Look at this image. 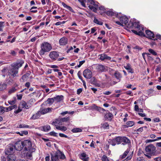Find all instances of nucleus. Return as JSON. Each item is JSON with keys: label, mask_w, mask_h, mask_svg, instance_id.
Instances as JSON below:
<instances>
[{"label": "nucleus", "mask_w": 161, "mask_h": 161, "mask_svg": "<svg viewBox=\"0 0 161 161\" xmlns=\"http://www.w3.org/2000/svg\"><path fill=\"white\" fill-rule=\"evenodd\" d=\"M7 86V84L5 83H0V91H3L6 89Z\"/></svg>", "instance_id": "30"}, {"label": "nucleus", "mask_w": 161, "mask_h": 161, "mask_svg": "<svg viewBox=\"0 0 161 161\" xmlns=\"http://www.w3.org/2000/svg\"><path fill=\"white\" fill-rule=\"evenodd\" d=\"M4 110L5 111V112L6 111L7 112H8L9 111L11 110L10 106L9 107H4Z\"/></svg>", "instance_id": "57"}, {"label": "nucleus", "mask_w": 161, "mask_h": 161, "mask_svg": "<svg viewBox=\"0 0 161 161\" xmlns=\"http://www.w3.org/2000/svg\"><path fill=\"white\" fill-rule=\"evenodd\" d=\"M16 89L15 87H13L10 89L8 91V93L9 95L11 94L16 91Z\"/></svg>", "instance_id": "40"}, {"label": "nucleus", "mask_w": 161, "mask_h": 161, "mask_svg": "<svg viewBox=\"0 0 161 161\" xmlns=\"http://www.w3.org/2000/svg\"><path fill=\"white\" fill-rule=\"evenodd\" d=\"M154 90L152 89H150L147 91V93L149 95L153 94Z\"/></svg>", "instance_id": "55"}, {"label": "nucleus", "mask_w": 161, "mask_h": 161, "mask_svg": "<svg viewBox=\"0 0 161 161\" xmlns=\"http://www.w3.org/2000/svg\"><path fill=\"white\" fill-rule=\"evenodd\" d=\"M122 144L123 145H125L126 144H129L130 143V140L126 137H122Z\"/></svg>", "instance_id": "27"}, {"label": "nucleus", "mask_w": 161, "mask_h": 161, "mask_svg": "<svg viewBox=\"0 0 161 161\" xmlns=\"http://www.w3.org/2000/svg\"><path fill=\"white\" fill-rule=\"evenodd\" d=\"M137 161H145L143 157H139L137 158Z\"/></svg>", "instance_id": "64"}, {"label": "nucleus", "mask_w": 161, "mask_h": 161, "mask_svg": "<svg viewBox=\"0 0 161 161\" xmlns=\"http://www.w3.org/2000/svg\"><path fill=\"white\" fill-rule=\"evenodd\" d=\"M19 106L22 108H25L28 109L30 108V106L28 105L27 103L24 101H22L20 102Z\"/></svg>", "instance_id": "17"}, {"label": "nucleus", "mask_w": 161, "mask_h": 161, "mask_svg": "<svg viewBox=\"0 0 161 161\" xmlns=\"http://www.w3.org/2000/svg\"><path fill=\"white\" fill-rule=\"evenodd\" d=\"M87 2L91 4L89 5V8L93 10L94 12H96L97 10L98 9V3L97 2H95L93 0H87Z\"/></svg>", "instance_id": "6"}, {"label": "nucleus", "mask_w": 161, "mask_h": 161, "mask_svg": "<svg viewBox=\"0 0 161 161\" xmlns=\"http://www.w3.org/2000/svg\"><path fill=\"white\" fill-rule=\"evenodd\" d=\"M120 22L116 21V23L118 25H123V24H124L128 27L131 28L135 30H132V32L136 35L140 36H145V34L143 32L144 29L142 25H139V23L136 22H131L130 21L128 23V19L125 16H121L119 18Z\"/></svg>", "instance_id": "1"}, {"label": "nucleus", "mask_w": 161, "mask_h": 161, "mask_svg": "<svg viewBox=\"0 0 161 161\" xmlns=\"http://www.w3.org/2000/svg\"><path fill=\"white\" fill-rule=\"evenodd\" d=\"M116 143H117L115 139L112 140L111 142V144L113 146H114Z\"/></svg>", "instance_id": "60"}, {"label": "nucleus", "mask_w": 161, "mask_h": 161, "mask_svg": "<svg viewBox=\"0 0 161 161\" xmlns=\"http://www.w3.org/2000/svg\"><path fill=\"white\" fill-rule=\"evenodd\" d=\"M41 115V114L40 112H39V111L36 114H34L31 117V119H37L40 117Z\"/></svg>", "instance_id": "28"}, {"label": "nucleus", "mask_w": 161, "mask_h": 161, "mask_svg": "<svg viewBox=\"0 0 161 161\" xmlns=\"http://www.w3.org/2000/svg\"><path fill=\"white\" fill-rule=\"evenodd\" d=\"M24 61L22 60H21L19 62H17L14 64L12 65V66L17 69L18 71L19 68H20L22 66L23 64H24Z\"/></svg>", "instance_id": "12"}, {"label": "nucleus", "mask_w": 161, "mask_h": 161, "mask_svg": "<svg viewBox=\"0 0 161 161\" xmlns=\"http://www.w3.org/2000/svg\"><path fill=\"white\" fill-rule=\"evenodd\" d=\"M40 48L39 53L41 56H42L44 55L45 53L50 51L52 47L51 44L47 42H44L41 44Z\"/></svg>", "instance_id": "2"}, {"label": "nucleus", "mask_w": 161, "mask_h": 161, "mask_svg": "<svg viewBox=\"0 0 161 161\" xmlns=\"http://www.w3.org/2000/svg\"><path fill=\"white\" fill-rule=\"evenodd\" d=\"M18 71L17 69L14 67L9 69V75L12 76L13 77L16 76V75L18 74Z\"/></svg>", "instance_id": "10"}, {"label": "nucleus", "mask_w": 161, "mask_h": 161, "mask_svg": "<svg viewBox=\"0 0 161 161\" xmlns=\"http://www.w3.org/2000/svg\"><path fill=\"white\" fill-rule=\"evenodd\" d=\"M156 148L152 144H150L145 147L146 154L145 155L148 158H150L152 156L156 155Z\"/></svg>", "instance_id": "3"}, {"label": "nucleus", "mask_w": 161, "mask_h": 161, "mask_svg": "<svg viewBox=\"0 0 161 161\" xmlns=\"http://www.w3.org/2000/svg\"><path fill=\"white\" fill-rule=\"evenodd\" d=\"M15 151L14 146L11 144H9L6 147L5 153L7 155L13 154Z\"/></svg>", "instance_id": "7"}, {"label": "nucleus", "mask_w": 161, "mask_h": 161, "mask_svg": "<svg viewBox=\"0 0 161 161\" xmlns=\"http://www.w3.org/2000/svg\"><path fill=\"white\" fill-rule=\"evenodd\" d=\"M124 68L127 70L128 71L131 73H133L134 71L131 67V65L129 64H128L126 66H124Z\"/></svg>", "instance_id": "21"}, {"label": "nucleus", "mask_w": 161, "mask_h": 161, "mask_svg": "<svg viewBox=\"0 0 161 161\" xmlns=\"http://www.w3.org/2000/svg\"><path fill=\"white\" fill-rule=\"evenodd\" d=\"M12 55L15 56L16 55V53L14 50H11L10 53Z\"/></svg>", "instance_id": "63"}, {"label": "nucleus", "mask_w": 161, "mask_h": 161, "mask_svg": "<svg viewBox=\"0 0 161 161\" xmlns=\"http://www.w3.org/2000/svg\"><path fill=\"white\" fill-rule=\"evenodd\" d=\"M155 38H157V39H155V40H157L158 39L161 40V35L158 34H157L155 37Z\"/></svg>", "instance_id": "58"}, {"label": "nucleus", "mask_w": 161, "mask_h": 161, "mask_svg": "<svg viewBox=\"0 0 161 161\" xmlns=\"http://www.w3.org/2000/svg\"><path fill=\"white\" fill-rule=\"evenodd\" d=\"M14 149L18 150L20 151L23 147V142H16L14 146Z\"/></svg>", "instance_id": "8"}, {"label": "nucleus", "mask_w": 161, "mask_h": 161, "mask_svg": "<svg viewBox=\"0 0 161 161\" xmlns=\"http://www.w3.org/2000/svg\"><path fill=\"white\" fill-rule=\"evenodd\" d=\"M4 22H0V31H3V29L4 26Z\"/></svg>", "instance_id": "50"}, {"label": "nucleus", "mask_w": 161, "mask_h": 161, "mask_svg": "<svg viewBox=\"0 0 161 161\" xmlns=\"http://www.w3.org/2000/svg\"><path fill=\"white\" fill-rule=\"evenodd\" d=\"M102 161H109L108 157L105 155H103L101 158Z\"/></svg>", "instance_id": "49"}, {"label": "nucleus", "mask_w": 161, "mask_h": 161, "mask_svg": "<svg viewBox=\"0 0 161 161\" xmlns=\"http://www.w3.org/2000/svg\"><path fill=\"white\" fill-rule=\"evenodd\" d=\"M99 108H98V109L97 111H99V112L101 113H103L104 111H105V110L104 108H101V107H99Z\"/></svg>", "instance_id": "52"}, {"label": "nucleus", "mask_w": 161, "mask_h": 161, "mask_svg": "<svg viewBox=\"0 0 161 161\" xmlns=\"http://www.w3.org/2000/svg\"><path fill=\"white\" fill-rule=\"evenodd\" d=\"M106 14L108 16H112L114 15L115 13L112 10H110L107 11Z\"/></svg>", "instance_id": "41"}, {"label": "nucleus", "mask_w": 161, "mask_h": 161, "mask_svg": "<svg viewBox=\"0 0 161 161\" xmlns=\"http://www.w3.org/2000/svg\"><path fill=\"white\" fill-rule=\"evenodd\" d=\"M9 69L7 67H4L3 69L2 70V75L4 77L5 75L8 74L9 75Z\"/></svg>", "instance_id": "19"}, {"label": "nucleus", "mask_w": 161, "mask_h": 161, "mask_svg": "<svg viewBox=\"0 0 161 161\" xmlns=\"http://www.w3.org/2000/svg\"><path fill=\"white\" fill-rule=\"evenodd\" d=\"M134 122L133 121H128L126 123V124L128 125V127L133 126L134 125Z\"/></svg>", "instance_id": "43"}, {"label": "nucleus", "mask_w": 161, "mask_h": 161, "mask_svg": "<svg viewBox=\"0 0 161 161\" xmlns=\"http://www.w3.org/2000/svg\"><path fill=\"white\" fill-rule=\"evenodd\" d=\"M49 134L51 136H57V133L54 131H52L49 133Z\"/></svg>", "instance_id": "54"}, {"label": "nucleus", "mask_w": 161, "mask_h": 161, "mask_svg": "<svg viewBox=\"0 0 161 161\" xmlns=\"http://www.w3.org/2000/svg\"><path fill=\"white\" fill-rule=\"evenodd\" d=\"M84 76L87 79H90L92 77V72L89 69H85L83 73Z\"/></svg>", "instance_id": "9"}, {"label": "nucleus", "mask_w": 161, "mask_h": 161, "mask_svg": "<svg viewBox=\"0 0 161 161\" xmlns=\"http://www.w3.org/2000/svg\"><path fill=\"white\" fill-rule=\"evenodd\" d=\"M80 157L83 161H88L89 159L86 153L84 152L81 153Z\"/></svg>", "instance_id": "15"}, {"label": "nucleus", "mask_w": 161, "mask_h": 161, "mask_svg": "<svg viewBox=\"0 0 161 161\" xmlns=\"http://www.w3.org/2000/svg\"><path fill=\"white\" fill-rule=\"evenodd\" d=\"M93 21L95 23L99 25H102L103 24V23L102 22L99 21L96 18H94Z\"/></svg>", "instance_id": "46"}, {"label": "nucleus", "mask_w": 161, "mask_h": 161, "mask_svg": "<svg viewBox=\"0 0 161 161\" xmlns=\"http://www.w3.org/2000/svg\"><path fill=\"white\" fill-rule=\"evenodd\" d=\"M149 52L152 54L156 56L157 54V53L155 52L152 49H149L148 50Z\"/></svg>", "instance_id": "47"}, {"label": "nucleus", "mask_w": 161, "mask_h": 161, "mask_svg": "<svg viewBox=\"0 0 161 161\" xmlns=\"http://www.w3.org/2000/svg\"><path fill=\"white\" fill-rule=\"evenodd\" d=\"M62 122H68L69 123L70 120V118L69 117H64L61 119Z\"/></svg>", "instance_id": "35"}, {"label": "nucleus", "mask_w": 161, "mask_h": 161, "mask_svg": "<svg viewBox=\"0 0 161 161\" xmlns=\"http://www.w3.org/2000/svg\"><path fill=\"white\" fill-rule=\"evenodd\" d=\"M49 56V58L53 60L60 61L64 59V57L58 58L59 56V53L56 51H51L50 52Z\"/></svg>", "instance_id": "5"}, {"label": "nucleus", "mask_w": 161, "mask_h": 161, "mask_svg": "<svg viewBox=\"0 0 161 161\" xmlns=\"http://www.w3.org/2000/svg\"><path fill=\"white\" fill-rule=\"evenodd\" d=\"M16 158L13 154L8 155L7 157L8 161H14L15 160Z\"/></svg>", "instance_id": "22"}, {"label": "nucleus", "mask_w": 161, "mask_h": 161, "mask_svg": "<svg viewBox=\"0 0 161 161\" xmlns=\"http://www.w3.org/2000/svg\"><path fill=\"white\" fill-rule=\"evenodd\" d=\"M39 37V36H36L32 38L31 39V42H34L37 39V38H38Z\"/></svg>", "instance_id": "62"}, {"label": "nucleus", "mask_w": 161, "mask_h": 161, "mask_svg": "<svg viewBox=\"0 0 161 161\" xmlns=\"http://www.w3.org/2000/svg\"><path fill=\"white\" fill-rule=\"evenodd\" d=\"M56 129L63 131H64L67 130V128L64 126H59L57 127H56Z\"/></svg>", "instance_id": "34"}, {"label": "nucleus", "mask_w": 161, "mask_h": 161, "mask_svg": "<svg viewBox=\"0 0 161 161\" xmlns=\"http://www.w3.org/2000/svg\"><path fill=\"white\" fill-rule=\"evenodd\" d=\"M67 39L65 37L61 38L59 41V43L61 45H65L67 43Z\"/></svg>", "instance_id": "16"}, {"label": "nucleus", "mask_w": 161, "mask_h": 161, "mask_svg": "<svg viewBox=\"0 0 161 161\" xmlns=\"http://www.w3.org/2000/svg\"><path fill=\"white\" fill-rule=\"evenodd\" d=\"M4 107L0 106V114H3L5 112V111L4 110Z\"/></svg>", "instance_id": "48"}, {"label": "nucleus", "mask_w": 161, "mask_h": 161, "mask_svg": "<svg viewBox=\"0 0 161 161\" xmlns=\"http://www.w3.org/2000/svg\"><path fill=\"white\" fill-rule=\"evenodd\" d=\"M57 156L61 159H64L65 157L64 155L59 151H57L56 152Z\"/></svg>", "instance_id": "25"}, {"label": "nucleus", "mask_w": 161, "mask_h": 161, "mask_svg": "<svg viewBox=\"0 0 161 161\" xmlns=\"http://www.w3.org/2000/svg\"><path fill=\"white\" fill-rule=\"evenodd\" d=\"M28 79V77L24 74L22 76L20 80L21 81L24 82L25 81H26Z\"/></svg>", "instance_id": "36"}, {"label": "nucleus", "mask_w": 161, "mask_h": 161, "mask_svg": "<svg viewBox=\"0 0 161 161\" xmlns=\"http://www.w3.org/2000/svg\"><path fill=\"white\" fill-rule=\"evenodd\" d=\"M71 131L73 133H76L81 132L82 131V130L80 128H75L72 129Z\"/></svg>", "instance_id": "39"}, {"label": "nucleus", "mask_w": 161, "mask_h": 161, "mask_svg": "<svg viewBox=\"0 0 161 161\" xmlns=\"http://www.w3.org/2000/svg\"><path fill=\"white\" fill-rule=\"evenodd\" d=\"M146 37L149 39L152 40H155V39L157 38H155V36L153 32L150 30H146Z\"/></svg>", "instance_id": "11"}, {"label": "nucleus", "mask_w": 161, "mask_h": 161, "mask_svg": "<svg viewBox=\"0 0 161 161\" xmlns=\"http://www.w3.org/2000/svg\"><path fill=\"white\" fill-rule=\"evenodd\" d=\"M99 106H97L95 104H93L90 107V108L92 110H97Z\"/></svg>", "instance_id": "42"}, {"label": "nucleus", "mask_w": 161, "mask_h": 161, "mask_svg": "<svg viewBox=\"0 0 161 161\" xmlns=\"http://www.w3.org/2000/svg\"><path fill=\"white\" fill-rule=\"evenodd\" d=\"M16 101V99L15 97H14L13 98V99L12 100H10L9 101H8V103H9L10 105H13L15 103Z\"/></svg>", "instance_id": "37"}, {"label": "nucleus", "mask_w": 161, "mask_h": 161, "mask_svg": "<svg viewBox=\"0 0 161 161\" xmlns=\"http://www.w3.org/2000/svg\"><path fill=\"white\" fill-rule=\"evenodd\" d=\"M54 101L56 102H58L63 100L64 99V96L62 95L57 96L53 97Z\"/></svg>", "instance_id": "20"}, {"label": "nucleus", "mask_w": 161, "mask_h": 161, "mask_svg": "<svg viewBox=\"0 0 161 161\" xmlns=\"http://www.w3.org/2000/svg\"><path fill=\"white\" fill-rule=\"evenodd\" d=\"M52 124L56 126V127H58L60 126V125H62L61 119H56L55 121H53L52 122Z\"/></svg>", "instance_id": "14"}, {"label": "nucleus", "mask_w": 161, "mask_h": 161, "mask_svg": "<svg viewBox=\"0 0 161 161\" xmlns=\"http://www.w3.org/2000/svg\"><path fill=\"white\" fill-rule=\"evenodd\" d=\"M129 152V150L127 149L123 153L122 155L120 156V158L121 159L125 158Z\"/></svg>", "instance_id": "32"}, {"label": "nucleus", "mask_w": 161, "mask_h": 161, "mask_svg": "<svg viewBox=\"0 0 161 161\" xmlns=\"http://www.w3.org/2000/svg\"><path fill=\"white\" fill-rule=\"evenodd\" d=\"M100 59L101 60H104L105 59H107L108 60H110L111 59V58L109 56H108L106 54H102L100 55Z\"/></svg>", "instance_id": "18"}, {"label": "nucleus", "mask_w": 161, "mask_h": 161, "mask_svg": "<svg viewBox=\"0 0 161 161\" xmlns=\"http://www.w3.org/2000/svg\"><path fill=\"white\" fill-rule=\"evenodd\" d=\"M80 75H81V73L80 72V71H79L77 73V75H78V76L79 77V78L82 81L83 80L82 79V77Z\"/></svg>", "instance_id": "61"}, {"label": "nucleus", "mask_w": 161, "mask_h": 161, "mask_svg": "<svg viewBox=\"0 0 161 161\" xmlns=\"http://www.w3.org/2000/svg\"><path fill=\"white\" fill-rule=\"evenodd\" d=\"M23 147L24 149L27 151H29V152H34L35 151V149L32 147V143L31 142L28 140H24L23 142Z\"/></svg>", "instance_id": "4"}, {"label": "nucleus", "mask_w": 161, "mask_h": 161, "mask_svg": "<svg viewBox=\"0 0 161 161\" xmlns=\"http://www.w3.org/2000/svg\"><path fill=\"white\" fill-rule=\"evenodd\" d=\"M28 132L27 131H21L20 135L23 136V135H26L28 134Z\"/></svg>", "instance_id": "53"}, {"label": "nucleus", "mask_w": 161, "mask_h": 161, "mask_svg": "<svg viewBox=\"0 0 161 161\" xmlns=\"http://www.w3.org/2000/svg\"><path fill=\"white\" fill-rule=\"evenodd\" d=\"M106 68H107L106 66L102 65H99L97 66V69L98 70L102 72L104 71Z\"/></svg>", "instance_id": "29"}, {"label": "nucleus", "mask_w": 161, "mask_h": 161, "mask_svg": "<svg viewBox=\"0 0 161 161\" xmlns=\"http://www.w3.org/2000/svg\"><path fill=\"white\" fill-rule=\"evenodd\" d=\"M78 1L81 3L82 6L85 7H86L85 2H86V0H78Z\"/></svg>", "instance_id": "51"}, {"label": "nucleus", "mask_w": 161, "mask_h": 161, "mask_svg": "<svg viewBox=\"0 0 161 161\" xmlns=\"http://www.w3.org/2000/svg\"><path fill=\"white\" fill-rule=\"evenodd\" d=\"M52 108H41L39 110V112L41 114H44L51 111Z\"/></svg>", "instance_id": "13"}, {"label": "nucleus", "mask_w": 161, "mask_h": 161, "mask_svg": "<svg viewBox=\"0 0 161 161\" xmlns=\"http://www.w3.org/2000/svg\"><path fill=\"white\" fill-rule=\"evenodd\" d=\"M54 102V100L53 98H48L47 101V103L49 104H52Z\"/></svg>", "instance_id": "44"}, {"label": "nucleus", "mask_w": 161, "mask_h": 161, "mask_svg": "<svg viewBox=\"0 0 161 161\" xmlns=\"http://www.w3.org/2000/svg\"><path fill=\"white\" fill-rule=\"evenodd\" d=\"M56 153L51 154V161H58V157L56 154Z\"/></svg>", "instance_id": "23"}, {"label": "nucleus", "mask_w": 161, "mask_h": 161, "mask_svg": "<svg viewBox=\"0 0 161 161\" xmlns=\"http://www.w3.org/2000/svg\"><path fill=\"white\" fill-rule=\"evenodd\" d=\"M19 127L20 128H28L29 129L32 128L31 126H30L25 124H20L19 125Z\"/></svg>", "instance_id": "33"}, {"label": "nucleus", "mask_w": 161, "mask_h": 161, "mask_svg": "<svg viewBox=\"0 0 161 161\" xmlns=\"http://www.w3.org/2000/svg\"><path fill=\"white\" fill-rule=\"evenodd\" d=\"M85 62V60L80 61L79 64L78 65L77 67L78 68L80 67L81 65H82Z\"/></svg>", "instance_id": "59"}, {"label": "nucleus", "mask_w": 161, "mask_h": 161, "mask_svg": "<svg viewBox=\"0 0 161 161\" xmlns=\"http://www.w3.org/2000/svg\"><path fill=\"white\" fill-rule=\"evenodd\" d=\"M114 75L117 79L119 80L118 82H119L122 77L121 74L119 72L116 71L114 74Z\"/></svg>", "instance_id": "26"}, {"label": "nucleus", "mask_w": 161, "mask_h": 161, "mask_svg": "<svg viewBox=\"0 0 161 161\" xmlns=\"http://www.w3.org/2000/svg\"><path fill=\"white\" fill-rule=\"evenodd\" d=\"M43 130L44 131H47L50 130L51 127L49 125H47L43 126L42 127Z\"/></svg>", "instance_id": "38"}, {"label": "nucleus", "mask_w": 161, "mask_h": 161, "mask_svg": "<svg viewBox=\"0 0 161 161\" xmlns=\"http://www.w3.org/2000/svg\"><path fill=\"white\" fill-rule=\"evenodd\" d=\"M32 152L30 153L28 151V152L26 154L27 158L28 159H31L32 158V155L31 153Z\"/></svg>", "instance_id": "45"}, {"label": "nucleus", "mask_w": 161, "mask_h": 161, "mask_svg": "<svg viewBox=\"0 0 161 161\" xmlns=\"http://www.w3.org/2000/svg\"><path fill=\"white\" fill-rule=\"evenodd\" d=\"M117 144H119L122 142V137L118 136L115 139Z\"/></svg>", "instance_id": "31"}, {"label": "nucleus", "mask_w": 161, "mask_h": 161, "mask_svg": "<svg viewBox=\"0 0 161 161\" xmlns=\"http://www.w3.org/2000/svg\"><path fill=\"white\" fill-rule=\"evenodd\" d=\"M158 140V139H149L146 140L147 142H151L156 141Z\"/></svg>", "instance_id": "56"}, {"label": "nucleus", "mask_w": 161, "mask_h": 161, "mask_svg": "<svg viewBox=\"0 0 161 161\" xmlns=\"http://www.w3.org/2000/svg\"><path fill=\"white\" fill-rule=\"evenodd\" d=\"M113 117V114L109 112L106 114L104 115L105 118L109 120H111L112 119Z\"/></svg>", "instance_id": "24"}]
</instances>
